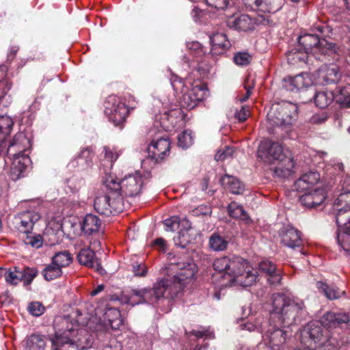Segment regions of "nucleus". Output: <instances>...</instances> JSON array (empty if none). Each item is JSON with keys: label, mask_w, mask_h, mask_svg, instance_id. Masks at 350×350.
I'll use <instances>...</instances> for the list:
<instances>
[{"label": "nucleus", "mask_w": 350, "mask_h": 350, "mask_svg": "<svg viewBox=\"0 0 350 350\" xmlns=\"http://www.w3.org/2000/svg\"><path fill=\"white\" fill-rule=\"evenodd\" d=\"M179 217L173 216L164 220L163 224L165 226V230L174 231L175 226L178 225Z\"/></svg>", "instance_id": "59"}, {"label": "nucleus", "mask_w": 350, "mask_h": 350, "mask_svg": "<svg viewBox=\"0 0 350 350\" xmlns=\"http://www.w3.org/2000/svg\"><path fill=\"white\" fill-rule=\"evenodd\" d=\"M245 5L250 6L253 10L265 14L269 13L272 10L271 0H248L245 2Z\"/></svg>", "instance_id": "39"}, {"label": "nucleus", "mask_w": 350, "mask_h": 350, "mask_svg": "<svg viewBox=\"0 0 350 350\" xmlns=\"http://www.w3.org/2000/svg\"><path fill=\"white\" fill-rule=\"evenodd\" d=\"M349 316L345 313L328 312L321 317L320 322L324 327H335L339 325L349 323Z\"/></svg>", "instance_id": "28"}, {"label": "nucleus", "mask_w": 350, "mask_h": 350, "mask_svg": "<svg viewBox=\"0 0 350 350\" xmlns=\"http://www.w3.org/2000/svg\"><path fill=\"white\" fill-rule=\"evenodd\" d=\"M174 282L170 277L157 281L152 288L132 289L131 294H122L118 300L122 304L134 306L142 304H153L163 297L174 298L180 292H174Z\"/></svg>", "instance_id": "3"}, {"label": "nucleus", "mask_w": 350, "mask_h": 350, "mask_svg": "<svg viewBox=\"0 0 350 350\" xmlns=\"http://www.w3.org/2000/svg\"><path fill=\"white\" fill-rule=\"evenodd\" d=\"M341 77L337 66L323 65L317 70L314 76L315 83L322 85H327L337 83Z\"/></svg>", "instance_id": "17"}, {"label": "nucleus", "mask_w": 350, "mask_h": 350, "mask_svg": "<svg viewBox=\"0 0 350 350\" xmlns=\"http://www.w3.org/2000/svg\"><path fill=\"white\" fill-rule=\"evenodd\" d=\"M22 139H25V135L23 133L15 135L8 149V154L10 155L14 146H16L18 150V153L13 154L12 162L10 170V177L14 181L24 176V172L31 162L30 158L22 152L23 148H21L18 144V142Z\"/></svg>", "instance_id": "10"}, {"label": "nucleus", "mask_w": 350, "mask_h": 350, "mask_svg": "<svg viewBox=\"0 0 350 350\" xmlns=\"http://www.w3.org/2000/svg\"><path fill=\"white\" fill-rule=\"evenodd\" d=\"M191 334L197 338H204L205 339H212L214 338L213 332L206 329H202L200 330H193Z\"/></svg>", "instance_id": "57"}, {"label": "nucleus", "mask_w": 350, "mask_h": 350, "mask_svg": "<svg viewBox=\"0 0 350 350\" xmlns=\"http://www.w3.org/2000/svg\"><path fill=\"white\" fill-rule=\"evenodd\" d=\"M21 271L23 274L21 280L25 284H30L37 275V270L34 268L25 267Z\"/></svg>", "instance_id": "51"}, {"label": "nucleus", "mask_w": 350, "mask_h": 350, "mask_svg": "<svg viewBox=\"0 0 350 350\" xmlns=\"http://www.w3.org/2000/svg\"><path fill=\"white\" fill-rule=\"evenodd\" d=\"M196 232L179 231L177 236L174 238L176 246L180 248H186L195 239Z\"/></svg>", "instance_id": "37"}, {"label": "nucleus", "mask_w": 350, "mask_h": 350, "mask_svg": "<svg viewBox=\"0 0 350 350\" xmlns=\"http://www.w3.org/2000/svg\"><path fill=\"white\" fill-rule=\"evenodd\" d=\"M257 156L265 161L280 160L274 168V174L278 177L286 178L293 172L294 160L291 156L284 154L283 147L279 142L267 139L262 140L259 144Z\"/></svg>", "instance_id": "5"}, {"label": "nucleus", "mask_w": 350, "mask_h": 350, "mask_svg": "<svg viewBox=\"0 0 350 350\" xmlns=\"http://www.w3.org/2000/svg\"><path fill=\"white\" fill-rule=\"evenodd\" d=\"M243 263H244V259L240 256H224L215 259L213 263V267L218 272H224L230 279L232 273H234L236 267L243 266Z\"/></svg>", "instance_id": "18"}, {"label": "nucleus", "mask_w": 350, "mask_h": 350, "mask_svg": "<svg viewBox=\"0 0 350 350\" xmlns=\"http://www.w3.org/2000/svg\"><path fill=\"white\" fill-rule=\"evenodd\" d=\"M234 150L232 147L226 146L224 150H219L216 153L215 158L217 161H223L232 156Z\"/></svg>", "instance_id": "55"}, {"label": "nucleus", "mask_w": 350, "mask_h": 350, "mask_svg": "<svg viewBox=\"0 0 350 350\" xmlns=\"http://www.w3.org/2000/svg\"><path fill=\"white\" fill-rule=\"evenodd\" d=\"M92 157V153L90 148H84L83 149L79 155L77 157L78 160H84L87 165H89V163L91 161Z\"/></svg>", "instance_id": "63"}, {"label": "nucleus", "mask_w": 350, "mask_h": 350, "mask_svg": "<svg viewBox=\"0 0 350 350\" xmlns=\"http://www.w3.org/2000/svg\"><path fill=\"white\" fill-rule=\"evenodd\" d=\"M317 107L324 109L328 107L333 100H336L341 107H350V85L338 88L336 92H319L313 96Z\"/></svg>", "instance_id": "11"}, {"label": "nucleus", "mask_w": 350, "mask_h": 350, "mask_svg": "<svg viewBox=\"0 0 350 350\" xmlns=\"http://www.w3.org/2000/svg\"><path fill=\"white\" fill-rule=\"evenodd\" d=\"M105 319L108 321L112 329H118L122 324V320L120 319V313L116 308H110L105 313Z\"/></svg>", "instance_id": "40"}, {"label": "nucleus", "mask_w": 350, "mask_h": 350, "mask_svg": "<svg viewBox=\"0 0 350 350\" xmlns=\"http://www.w3.org/2000/svg\"><path fill=\"white\" fill-rule=\"evenodd\" d=\"M268 326V320H264L262 319H257L255 323L247 322L243 325V329H247L250 332L257 330L260 333H263V331Z\"/></svg>", "instance_id": "46"}, {"label": "nucleus", "mask_w": 350, "mask_h": 350, "mask_svg": "<svg viewBox=\"0 0 350 350\" xmlns=\"http://www.w3.org/2000/svg\"><path fill=\"white\" fill-rule=\"evenodd\" d=\"M175 268L177 269L176 273L170 278L174 282V292H180L187 284L196 279L198 267L196 263L189 260L178 262L176 265H171L167 267L170 270Z\"/></svg>", "instance_id": "12"}, {"label": "nucleus", "mask_w": 350, "mask_h": 350, "mask_svg": "<svg viewBox=\"0 0 350 350\" xmlns=\"http://www.w3.org/2000/svg\"><path fill=\"white\" fill-rule=\"evenodd\" d=\"M62 274V269L52 261L51 264L46 266L42 271L44 278L47 280H53Z\"/></svg>", "instance_id": "42"}, {"label": "nucleus", "mask_w": 350, "mask_h": 350, "mask_svg": "<svg viewBox=\"0 0 350 350\" xmlns=\"http://www.w3.org/2000/svg\"><path fill=\"white\" fill-rule=\"evenodd\" d=\"M316 286L319 292L329 299H338L344 294V291L339 290L336 286H329L321 281L317 282Z\"/></svg>", "instance_id": "34"}, {"label": "nucleus", "mask_w": 350, "mask_h": 350, "mask_svg": "<svg viewBox=\"0 0 350 350\" xmlns=\"http://www.w3.org/2000/svg\"><path fill=\"white\" fill-rule=\"evenodd\" d=\"M258 269L268 275L267 282L271 285H276L280 283L282 280L280 271L277 269L275 265L271 261L262 260L258 264Z\"/></svg>", "instance_id": "25"}, {"label": "nucleus", "mask_w": 350, "mask_h": 350, "mask_svg": "<svg viewBox=\"0 0 350 350\" xmlns=\"http://www.w3.org/2000/svg\"><path fill=\"white\" fill-rule=\"evenodd\" d=\"M306 314L302 300L282 293L273 294L268 326L263 331L262 341L256 345L258 349L284 350L289 334L280 325L289 326L300 321Z\"/></svg>", "instance_id": "1"}, {"label": "nucleus", "mask_w": 350, "mask_h": 350, "mask_svg": "<svg viewBox=\"0 0 350 350\" xmlns=\"http://www.w3.org/2000/svg\"><path fill=\"white\" fill-rule=\"evenodd\" d=\"M250 108L248 107L243 106L240 110L235 112L234 117L239 122H243L247 120L250 116Z\"/></svg>", "instance_id": "58"}, {"label": "nucleus", "mask_w": 350, "mask_h": 350, "mask_svg": "<svg viewBox=\"0 0 350 350\" xmlns=\"http://www.w3.org/2000/svg\"><path fill=\"white\" fill-rule=\"evenodd\" d=\"M350 179L343 183V192L334 200L333 206L336 213L337 243L346 255L350 254Z\"/></svg>", "instance_id": "2"}, {"label": "nucleus", "mask_w": 350, "mask_h": 350, "mask_svg": "<svg viewBox=\"0 0 350 350\" xmlns=\"http://www.w3.org/2000/svg\"><path fill=\"white\" fill-rule=\"evenodd\" d=\"M286 58L290 64L299 66L306 63L308 55L297 44L286 53Z\"/></svg>", "instance_id": "32"}, {"label": "nucleus", "mask_w": 350, "mask_h": 350, "mask_svg": "<svg viewBox=\"0 0 350 350\" xmlns=\"http://www.w3.org/2000/svg\"><path fill=\"white\" fill-rule=\"evenodd\" d=\"M12 83L7 77L4 68L0 69V107H8L12 103V98L8 95Z\"/></svg>", "instance_id": "27"}, {"label": "nucleus", "mask_w": 350, "mask_h": 350, "mask_svg": "<svg viewBox=\"0 0 350 350\" xmlns=\"http://www.w3.org/2000/svg\"><path fill=\"white\" fill-rule=\"evenodd\" d=\"M132 271L135 275L139 277H144L147 273V267L142 263H135L132 265Z\"/></svg>", "instance_id": "56"}, {"label": "nucleus", "mask_w": 350, "mask_h": 350, "mask_svg": "<svg viewBox=\"0 0 350 350\" xmlns=\"http://www.w3.org/2000/svg\"><path fill=\"white\" fill-rule=\"evenodd\" d=\"M94 207L100 215L110 216L122 211L124 208L122 198L116 191L109 194L97 196L94 200Z\"/></svg>", "instance_id": "13"}, {"label": "nucleus", "mask_w": 350, "mask_h": 350, "mask_svg": "<svg viewBox=\"0 0 350 350\" xmlns=\"http://www.w3.org/2000/svg\"><path fill=\"white\" fill-rule=\"evenodd\" d=\"M5 107H1L0 111H3ZM14 122L9 116H5L0 113V139H1V145L7 136H8L12 131Z\"/></svg>", "instance_id": "35"}, {"label": "nucleus", "mask_w": 350, "mask_h": 350, "mask_svg": "<svg viewBox=\"0 0 350 350\" xmlns=\"http://www.w3.org/2000/svg\"><path fill=\"white\" fill-rule=\"evenodd\" d=\"M62 327L55 332L53 338V345L61 342L62 345H69L79 350L90 348L94 342V336L85 329H77L78 325L70 321V318L65 317L62 319Z\"/></svg>", "instance_id": "4"}, {"label": "nucleus", "mask_w": 350, "mask_h": 350, "mask_svg": "<svg viewBox=\"0 0 350 350\" xmlns=\"http://www.w3.org/2000/svg\"><path fill=\"white\" fill-rule=\"evenodd\" d=\"M189 92L195 98L194 100H196L198 103L204 100L208 96V90L206 85L200 83L194 85Z\"/></svg>", "instance_id": "44"}, {"label": "nucleus", "mask_w": 350, "mask_h": 350, "mask_svg": "<svg viewBox=\"0 0 350 350\" xmlns=\"http://www.w3.org/2000/svg\"><path fill=\"white\" fill-rule=\"evenodd\" d=\"M209 245L213 251H224L228 247V241L224 237L213 233L209 238Z\"/></svg>", "instance_id": "38"}, {"label": "nucleus", "mask_w": 350, "mask_h": 350, "mask_svg": "<svg viewBox=\"0 0 350 350\" xmlns=\"http://www.w3.org/2000/svg\"><path fill=\"white\" fill-rule=\"evenodd\" d=\"M320 179V174L317 172H309L303 174L294 184L298 191H305L313 189Z\"/></svg>", "instance_id": "26"}, {"label": "nucleus", "mask_w": 350, "mask_h": 350, "mask_svg": "<svg viewBox=\"0 0 350 350\" xmlns=\"http://www.w3.org/2000/svg\"><path fill=\"white\" fill-rule=\"evenodd\" d=\"M170 149V143L169 140L164 137H160L156 141L152 140L148 148V156L156 162H159L163 159Z\"/></svg>", "instance_id": "21"}, {"label": "nucleus", "mask_w": 350, "mask_h": 350, "mask_svg": "<svg viewBox=\"0 0 350 350\" xmlns=\"http://www.w3.org/2000/svg\"><path fill=\"white\" fill-rule=\"evenodd\" d=\"M189 92L195 98L194 100H196L198 103L204 100L208 96V90L206 85L200 83L194 85Z\"/></svg>", "instance_id": "43"}, {"label": "nucleus", "mask_w": 350, "mask_h": 350, "mask_svg": "<svg viewBox=\"0 0 350 350\" xmlns=\"http://www.w3.org/2000/svg\"><path fill=\"white\" fill-rule=\"evenodd\" d=\"M46 338L40 334H31L25 340V347L27 350H44Z\"/></svg>", "instance_id": "33"}, {"label": "nucleus", "mask_w": 350, "mask_h": 350, "mask_svg": "<svg viewBox=\"0 0 350 350\" xmlns=\"http://www.w3.org/2000/svg\"><path fill=\"white\" fill-rule=\"evenodd\" d=\"M121 345L115 338H111L108 343L105 344L103 350H121Z\"/></svg>", "instance_id": "64"}, {"label": "nucleus", "mask_w": 350, "mask_h": 350, "mask_svg": "<svg viewBox=\"0 0 350 350\" xmlns=\"http://www.w3.org/2000/svg\"><path fill=\"white\" fill-rule=\"evenodd\" d=\"M280 243L288 248L295 250L303 245L301 233L293 227L283 228L280 232Z\"/></svg>", "instance_id": "20"}, {"label": "nucleus", "mask_w": 350, "mask_h": 350, "mask_svg": "<svg viewBox=\"0 0 350 350\" xmlns=\"http://www.w3.org/2000/svg\"><path fill=\"white\" fill-rule=\"evenodd\" d=\"M329 332L320 321H313L306 325L300 331V340L304 345L321 347L328 341Z\"/></svg>", "instance_id": "9"}, {"label": "nucleus", "mask_w": 350, "mask_h": 350, "mask_svg": "<svg viewBox=\"0 0 350 350\" xmlns=\"http://www.w3.org/2000/svg\"><path fill=\"white\" fill-rule=\"evenodd\" d=\"M178 228H180L179 231H187V232H196V230L191 226V223L187 218L180 219L178 220Z\"/></svg>", "instance_id": "60"}, {"label": "nucleus", "mask_w": 350, "mask_h": 350, "mask_svg": "<svg viewBox=\"0 0 350 350\" xmlns=\"http://www.w3.org/2000/svg\"><path fill=\"white\" fill-rule=\"evenodd\" d=\"M101 221L100 219L94 215H86L80 222L81 229L84 234L90 235L98 232Z\"/></svg>", "instance_id": "29"}, {"label": "nucleus", "mask_w": 350, "mask_h": 350, "mask_svg": "<svg viewBox=\"0 0 350 350\" xmlns=\"http://www.w3.org/2000/svg\"><path fill=\"white\" fill-rule=\"evenodd\" d=\"M219 182L225 189L233 194H241L245 190L244 185L232 176L226 174L220 178Z\"/></svg>", "instance_id": "30"}, {"label": "nucleus", "mask_w": 350, "mask_h": 350, "mask_svg": "<svg viewBox=\"0 0 350 350\" xmlns=\"http://www.w3.org/2000/svg\"><path fill=\"white\" fill-rule=\"evenodd\" d=\"M299 46H300L304 52L308 55L312 53L317 59H321L322 55H341L342 53L340 49L336 44L329 42L325 39H320L317 36L314 34L306 33L299 36L297 39Z\"/></svg>", "instance_id": "6"}, {"label": "nucleus", "mask_w": 350, "mask_h": 350, "mask_svg": "<svg viewBox=\"0 0 350 350\" xmlns=\"http://www.w3.org/2000/svg\"><path fill=\"white\" fill-rule=\"evenodd\" d=\"M211 53L213 55L224 54L231 44L226 36L222 33H215L210 36Z\"/></svg>", "instance_id": "24"}, {"label": "nucleus", "mask_w": 350, "mask_h": 350, "mask_svg": "<svg viewBox=\"0 0 350 350\" xmlns=\"http://www.w3.org/2000/svg\"><path fill=\"white\" fill-rule=\"evenodd\" d=\"M24 242L26 245H29L34 248H40L42 245V238L40 234L34 236L27 235L24 239Z\"/></svg>", "instance_id": "53"}, {"label": "nucleus", "mask_w": 350, "mask_h": 350, "mask_svg": "<svg viewBox=\"0 0 350 350\" xmlns=\"http://www.w3.org/2000/svg\"><path fill=\"white\" fill-rule=\"evenodd\" d=\"M22 275L23 274H21V269H18L17 267H14L13 270H7L5 278L8 283L12 285H16L19 282L22 281Z\"/></svg>", "instance_id": "48"}, {"label": "nucleus", "mask_w": 350, "mask_h": 350, "mask_svg": "<svg viewBox=\"0 0 350 350\" xmlns=\"http://www.w3.org/2000/svg\"><path fill=\"white\" fill-rule=\"evenodd\" d=\"M233 59L237 65L244 66L250 63L252 57L247 52H238L234 55Z\"/></svg>", "instance_id": "50"}, {"label": "nucleus", "mask_w": 350, "mask_h": 350, "mask_svg": "<svg viewBox=\"0 0 350 350\" xmlns=\"http://www.w3.org/2000/svg\"><path fill=\"white\" fill-rule=\"evenodd\" d=\"M206 4L217 10H224L230 7L233 3V0H204Z\"/></svg>", "instance_id": "49"}, {"label": "nucleus", "mask_w": 350, "mask_h": 350, "mask_svg": "<svg viewBox=\"0 0 350 350\" xmlns=\"http://www.w3.org/2000/svg\"><path fill=\"white\" fill-rule=\"evenodd\" d=\"M52 261L61 269L68 266L72 261L71 254L68 251H62L56 253L52 257Z\"/></svg>", "instance_id": "41"}, {"label": "nucleus", "mask_w": 350, "mask_h": 350, "mask_svg": "<svg viewBox=\"0 0 350 350\" xmlns=\"http://www.w3.org/2000/svg\"><path fill=\"white\" fill-rule=\"evenodd\" d=\"M103 151L105 152V158L111 163V165L116 161L119 156L116 152L107 146L104 147Z\"/></svg>", "instance_id": "62"}, {"label": "nucleus", "mask_w": 350, "mask_h": 350, "mask_svg": "<svg viewBox=\"0 0 350 350\" xmlns=\"http://www.w3.org/2000/svg\"><path fill=\"white\" fill-rule=\"evenodd\" d=\"M168 70L170 72V80L172 87L176 90H180L183 87L182 79L178 77L175 74L172 73L170 69H169Z\"/></svg>", "instance_id": "61"}, {"label": "nucleus", "mask_w": 350, "mask_h": 350, "mask_svg": "<svg viewBox=\"0 0 350 350\" xmlns=\"http://www.w3.org/2000/svg\"><path fill=\"white\" fill-rule=\"evenodd\" d=\"M194 98L191 95V93L188 91L183 94L182 96L181 105L182 107L188 109H192L198 105V102L194 100Z\"/></svg>", "instance_id": "52"}, {"label": "nucleus", "mask_w": 350, "mask_h": 350, "mask_svg": "<svg viewBox=\"0 0 350 350\" xmlns=\"http://www.w3.org/2000/svg\"><path fill=\"white\" fill-rule=\"evenodd\" d=\"M228 211L229 215L232 217L242 219L246 223L251 221L250 217L247 215L243 207L235 202H232L229 204Z\"/></svg>", "instance_id": "36"}, {"label": "nucleus", "mask_w": 350, "mask_h": 350, "mask_svg": "<svg viewBox=\"0 0 350 350\" xmlns=\"http://www.w3.org/2000/svg\"><path fill=\"white\" fill-rule=\"evenodd\" d=\"M180 109H173L172 110H168L162 113L161 117V126L164 130H168L170 129V125L167 123V122H170V124L174 123V118L177 116L178 114L180 113Z\"/></svg>", "instance_id": "45"}, {"label": "nucleus", "mask_w": 350, "mask_h": 350, "mask_svg": "<svg viewBox=\"0 0 350 350\" xmlns=\"http://www.w3.org/2000/svg\"><path fill=\"white\" fill-rule=\"evenodd\" d=\"M193 138L191 131H184L178 136V144L183 148H186L192 145Z\"/></svg>", "instance_id": "47"}, {"label": "nucleus", "mask_w": 350, "mask_h": 350, "mask_svg": "<svg viewBox=\"0 0 350 350\" xmlns=\"http://www.w3.org/2000/svg\"><path fill=\"white\" fill-rule=\"evenodd\" d=\"M104 107L105 114L116 126L122 124L125 121L129 112L125 104L114 95H111L107 98Z\"/></svg>", "instance_id": "14"}, {"label": "nucleus", "mask_w": 350, "mask_h": 350, "mask_svg": "<svg viewBox=\"0 0 350 350\" xmlns=\"http://www.w3.org/2000/svg\"><path fill=\"white\" fill-rule=\"evenodd\" d=\"M303 192L304 194L299 197V201L302 205L308 208H316L326 198V193L323 188L317 187Z\"/></svg>", "instance_id": "19"}, {"label": "nucleus", "mask_w": 350, "mask_h": 350, "mask_svg": "<svg viewBox=\"0 0 350 350\" xmlns=\"http://www.w3.org/2000/svg\"><path fill=\"white\" fill-rule=\"evenodd\" d=\"M297 109L295 104L288 101L275 103L267 113V120L273 126L286 127L292 124Z\"/></svg>", "instance_id": "8"}, {"label": "nucleus", "mask_w": 350, "mask_h": 350, "mask_svg": "<svg viewBox=\"0 0 350 350\" xmlns=\"http://www.w3.org/2000/svg\"><path fill=\"white\" fill-rule=\"evenodd\" d=\"M253 20L246 14H242L237 18L231 17L228 21V25L239 31H246L254 28Z\"/></svg>", "instance_id": "31"}, {"label": "nucleus", "mask_w": 350, "mask_h": 350, "mask_svg": "<svg viewBox=\"0 0 350 350\" xmlns=\"http://www.w3.org/2000/svg\"><path fill=\"white\" fill-rule=\"evenodd\" d=\"M28 310L32 315L39 317L44 313V307L40 302H31L28 306Z\"/></svg>", "instance_id": "54"}, {"label": "nucleus", "mask_w": 350, "mask_h": 350, "mask_svg": "<svg viewBox=\"0 0 350 350\" xmlns=\"http://www.w3.org/2000/svg\"><path fill=\"white\" fill-rule=\"evenodd\" d=\"M236 267L234 273H232L229 279V284L231 286H240L243 287L252 286L256 280L257 271L250 270L248 262L244 259V263Z\"/></svg>", "instance_id": "16"}, {"label": "nucleus", "mask_w": 350, "mask_h": 350, "mask_svg": "<svg viewBox=\"0 0 350 350\" xmlns=\"http://www.w3.org/2000/svg\"><path fill=\"white\" fill-rule=\"evenodd\" d=\"M313 84V81L308 73H301L286 80L285 87L289 91H298Z\"/></svg>", "instance_id": "23"}, {"label": "nucleus", "mask_w": 350, "mask_h": 350, "mask_svg": "<svg viewBox=\"0 0 350 350\" xmlns=\"http://www.w3.org/2000/svg\"><path fill=\"white\" fill-rule=\"evenodd\" d=\"M41 217L39 212L28 210L15 215L12 220L13 227L18 231L29 234L33 230L34 224Z\"/></svg>", "instance_id": "15"}, {"label": "nucleus", "mask_w": 350, "mask_h": 350, "mask_svg": "<svg viewBox=\"0 0 350 350\" xmlns=\"http://www.w3.org/2000/svg\"><path fill=\"white\" fill-rule=\"evenodd\" d=\"M77 258L80 264L93 268L101 274L104 273L100 260L96 258L95 253L90 248L81 249L77 255Z\"/></svg>", "instance_id": "22"}, {"label": "nucleus", "mask_w": 350, "mask_h": 350, "mask_svg": "<svg viewBox=\"0 0 350 350\" xmlns=\"http://www.w3.org/2000/svg\"><path fill=\"white\" fill-rule=\"evenodd\" d=\"M143 183V178L138 172L125 176L121 181H118L117 177L113 174H107L103 180L109 190L116 191L122 198L123 196H137L141 191Z\"/></svg>", "instance_id": "7"}]
</instances>
